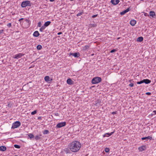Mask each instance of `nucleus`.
<instances>
[{
  "instance_id": "393cba45",
  "label": "nucleus",
  "mask_w": 156,
  "mask_h": 156,
  "mask_svg": "<svg viewBox=\"0 0 156 156\" xmlns=\"http://www.w3.org/2000/svg\"><path fill=\"white\" fill-rule=\"evenodd\" d=\"M45 27L44 25L42 26L40 29V31L41 32L43 31L45 29Z\"/></svg>"
},
{
  "instance_id": "cd10ccee",
  "label": "nucleus",
  "mask_w": 156,
  "mask_h": 156,
  "mask_svg": "<svg viewBox=\"0 0 156 156\" xmlns=\"http://www.w3.org/2000/svg\"><path fill=\"white\" fill-rule=\"evenodd\" d=\"M28 136L30 139H31V138H33L34 136V135L31 133L29 134Z\"/></svg>"
},
{
  "instance_id": "72a5a7b5",
  "label": "nucleus",
  "mask_w": 156,
  "mask_h": 156,
  "mask_svg": "<svg viewBox=\"0 0 156 156\" xmlns=\"http://www.w3.org/2000/svg\"><path fill=\"white\" fill-rule=\"evenodd\" d=\"M41 22H39L38 23V27H41Z\"/></svg>"
},
{
  "instance_id": "7c9ffc66",
  "label": "nucleus",
  "mask_w": 156,
  "mask_h": 156,
  "mask_svg": "<svg viewBox=\"0 0 156 156\" xmlns=\"http://www.w3.org/2000/svg\"><path fill=\"white\" fill-rule=\"evenodd\" d=\"M37 113V111L35 110L33 112H31V114L32 115H34Z\"/></svg>"
},
{
  "instance_id": "dca6fc26",
  "label": "nucleus",
  "mask_w": 156,
  "mask_h": 156,
  "mask_svg": "<svg viewBox=\"0 0 156 156\" xmlns=\"http://www.w3.org/2000/svg\"><path fill=\"white\" fill-rule=\"evenodd\" d=\"M6 148L5 146H1L0 147V151H5L6 150Z\"/></svg>"
},
{
  "instance_id": "2f4dec72",
  "label": "nucleus",
  "mask_w": 156,
  "mask_h": 156,
  "mask_svg": "<svg viewBox=\"0 0 156 156\" xmlns=\"http://www.w3.org/2000/svg\"><path fill=\"white\" fill-rule=\"evenodd\" d=\"M105 151L106 152H108L109 151V148H106L105 149Z\"/></svg>"
},
{
  "instance_id": "a211bd4d",
  "label": "nucleus",
  "mask_w": 156,
  "mask_h": 156,
  "mask_svg": "<svg viewBox=\"0 0 156 156\" xmlns=\"http://www.w3.org/2000/svg\"><path fill=\"white\" fill-rule=\"evenodd\" d=\"M51 23V22L50 21H47V22H46L45 23H44V25L45 27H47L48 25H50V24Z\"/></svg>"
},
{
  "instance_id": "79ce46f5",
  "label": "nucleus",
  "mask_w": 156,
  "mask_h": 156,
  "mask_svg": "<svg viewBox=\"0 0 156 156\" xmlns=\"http://www.w3.org/2000/svg\"><path fill=\"white\" fill-rule=\"evenodd\" d=\"M62 34V33L61 32H59L58 33V35H60Z\"/></svg>"
},
{
  "instance_id": "de8ad7c7",
  "label": "nucleus",
  "mask_w": 156,
  "mask_h": 156,
  "mask_svg": "<svg viewBox=\"0 0 156 156\" xmlns=\"http://www.w3.org/2000/svg\"><path fill=\"white\" fill-rule=\"evenodd\" d=\"M146 14H147V13H145V14H144V15H145V16H146Z\"/></svg>"
},
{
  "instance_id": "39448f33",
  "label": "nucleus",
  "mask_w": 156,
  "mask_h": 156,
  "mask_svg": "<svg viewBox=\"0 0 156 156\" xmlns=\"http://www.w3.org/2000/svg\"><path fill=\"white\" fill-rule=\"evenodd\" d=\"M66 122H62L58 123L56 125V127L60 128L61 127L65 126L66 125Z\"/></svg>"
},
{
  "instance_id": "a19ab883",
  "label": "nucleus",
  "mask_w": 156,
  "mask_h": 156,
  "mask_svg": "<svg viewBox=\"0 0 156 156\" xmlns=\"http://www.w3.org/2000/svg\"><path fill=\"white\" fill-rule=\"evenodd\" d=\"M146 94L147 95H150L151 93L150 92H147L146 93Z\"/></svg>"
},
{
  "instance_id": "f03ea898",
  "label": "nucleus",
  "mask_w": 156,
  "mask_h": 156,
  "mask_svg": "<svg viewBox=\"0 0 156 156\" xmlns=\"http://www.w3.org/2000/svg\"><path fill=\"white\" fill-rule=\"evenodd\" d=\"M101 80V78L99 77H96L93 78L92 80V84H97L100 82Z\"/></svg>"
},
{
  "instance_id": "8fccbe9b",
  "label": "nucleus",
  "mask_w": 156,
  "mask_h": 156,
  "mask_svg": "<svg viewBox=\"0 0 156 156\" xmlns=\"http://www.w3.org/2000/svg\"><path fill=\"white\" fill-rule=\"evenodd\" d=\"M94 55V54H92V55Z\"/></svg>"
},
{
  "instance_id": "a878e982",
  "label": "nucleus",
  "mask_w": 156,
  "mask_h": 156,
  "mask_svg": "<svg viewBox=\"0 0 156 156\" xmlns=\"http://www.w3.org/2000/svg\"><path fill=\"white\" fill-rule=\"evenodd\" d=\"M42 46L41 45H38L37 47V50H40L42 48Z\"/></svg>"
},
{
  "instance_id": "6e6552de",
  "label": "nucleus",
  "mask_w": 156,
  "mask_h": 156,
  "mask_svg": "<svg viewBox=\"0 0 156 156\" xmlns=\"http://www.w3.org/2000/svg\"><path fill=\"white\" fill-rule=\"evenodd\" d=\"M119 2V0H111L112 3L114 5H116Z\"/></svg>"
},
{
  "instance_id": "c756f323",
  "label": "nucleus",
  "mask_w": 156,
  "mask_h": 156,
  "mask_svg": "<svg viewBox=\"0 0 156 156\" xmlns=\"http://www.w3.org/2000/svg\"><path fill=\"white\" fill-rule=\"evenodd\" d=\"M14 147L16 148H18V149H19L20 148V146L19 145H16V144H15L14 145Z\"/></svg>"
},
{
  "instance_id": "9b49d317",
  "label": "nucleus",
  "mask_w": 156,
  "mask_h": 156,
  "mask_svg": "<svg viewBox=\"0 0 156 156\" xmlns=\"http://www.w3.org/2000/svg\"><path fill=\"white\" fill-rule=\"evenodd\" d=\"M67 83L69 85H71L73 84V82L70 79H69L67 80Z\"/></svg>"
},
{
  "instance_id": "bb28decb",
  "label": "nucleus",
  "mask_w": 156,
  "mask_h": 156,
  "mask_svg": "<svg viewBox=\"0 0 156 156\" xmlns=\"http://www.w3.org/2000/svg\"><path fill=\"white\" fill-rule=\"evenodd\" d=\"M43 134H48V133L49 131L47 130H44L43 132Z\"/></svg>"
},
{
  "instance_id": "9d476101",
  "label": "nucleus",
  "mask_w": 156,
  "mask_h": 156,
  "mask_svg": "<svg viewBox=\"0 0 156 156\" xmlns=\"http://www.w3.org/2000/svg\"><path fill=\"white\" fill-rule=\"evenodd\" d=\"M70 55L74 56L75 57H78L80 56V53L78 52L74 53H71Z\"/></svg>"
},
{
  "instance_id": "c9c22d12",
  "label": "nucleus",
  "mask_w": 156,
  "mask_h": 156,
  "mask_svg": "<svg viewBox=\"0 0 156 156\" xmlns=\"http://www.w3.org/2000/svg\"><path fill=\"white\" fill-rule=\"evenodd\" d=\"M116 51V50H115V49H113V50H112L111 51H110V52L111 53H113V52H114L115 51Z\"/></svg>"
},
{
  "instance_id": "f3484780",
  "label": "nucleus",
  "mask_w": 156,
  "mask_h": 156,
  "mask_svg": "<svg viewBox=\"0 0 156 156\" xmlns=\"http://www.w3.org/2000/svg\"><path fill=\"white\" fill-rule=\"evenodd\" d=\"M143 80V82L146 84L149 83L151 82V81L149 79H144Z\"/></svg>"
},
{
  "instance_id": "5701e85b",
  "label": "nucleus",
  "mask_w": 156,
  "mask_h": 156,
  "mask_svg": "<svg viewBox=\"0 0 156 156\" xmlns=\"http://www.w3.org/2000/svg\"><path fill=\"white\" fill-rule=\"evenodd\" d=\"M89 46L88 45H86L84 46L83 48V50L84 51H85L87 49L89 48Z\"/></svg>"
},
{
  "instance_id": "f704fd0d",
  "label": "nucleus",
  "mask_w": 156,
  "mask_h": 156,
  "mask_svg": "<svg viewBox=\"0 0 156 156\" xmlns=\"http://www.w3.org/2000/svg\"><path fill=\"white\" fill-rule=\"evenodd\" d=\"M7 26H8L9 27H11V26H12V25H11V23H9L7 24Z\"/></svg>"
},
{
  "instance_id": "c03bdc74",
  "label": "nucleus",
  "mask_w": 156,
  "mask_h": 156,
  "mask_svg": "<svg viewBox=\"0 0 156 156\" xmlns=\"http://www.w3.org/2000/svg\"><path fill=\"white\" fill-rule=\"evenodd\" d=\"M153 112L155 114H156V110L155 111H153Z\"/></svg>"
},
{
  "instance_id": "2eb2a0df",
  "label": "nucleus",
  "mask_w": 156,
  "mask_h": 156,
  "mask_svg": "<svg viewBox=\"0 0 156 156\" xmlns=\"http://www.w3.org/2000/svg\"><path fill=\"white\" fill-rule=\"evenodd\" d=\"M33 35L35 37H37L39 35V34L38 31H36L34 32Z\"/></svg>"
},
{
  "instance_id": "b1692460",
  "label": "nucleus",
  "mask_w": 156,
  "mask_h": 156,
  "mask_svg": "<svg viewBox=\"0 0 156 156\" xmlns=\"http://www.w3.org/2000/svg\"><path fill=\"white\" fill-rule=\"evenodd\" d=\"M41 136V135H37L35 137V139L36 140H37L38 139H40V136Z\"/></svg>"
},
{
  "instance_id": "412c9836",
  "label": "nucleus",
  "mask_w": 156,
  "mask_h": 156,
  "mask_svg": "<svg viewBox=\"0 0 156 156\" xmlns=\"http://www.w3.org/2000/svg\"><path fill=\"white\" fill-rule=\"evenodd\" d=\"M143 37H139L137 39V41L140 42L142 41H143Z\"/></svg>"
},
{
  "instance_id": "4468645a",
  "label": "nucleus",
  "mask_w": 156,
  "mask_h": 156,
  "mask_svg": "<svg viewBox=\"0 0 156 156\" xmlns=\"http://www.w3.org/2000/svg\"><path fill=\"white\" fill-rule=\"evenodd\" d=\"M24 23H27V25L26 26H25V27H28L29 26V22L30 21L28 19L25 20L24 21Z\"/></svg>"
},
{
  "instance_id": "4be33fe9",
  "label": "nucleus",
  "mask_w": 156,
  "mask_h": 156,
  "mask_svg": "<svg viewBox=\"0 0 156 156\" xmlns=\"http://www.w3.org/2000/svg\"><path fill=\"white\" fill-rule=\"evenodd\" d=\"M44 80H45L46 81L48 82L49 81V77L48 76H46L44 77Z\"/></svg>"
},
{
  "instance_id": "4c0bfd02",
  "label": "nucleus",
  "mask_w": 156,
  "mask_h": 156,
  "mask_svg": "<svg viewBox=\"0 0 156 156\" xmlns=\"http://www.w3.org/2000/svg\"><path fill=\"white\" fill-rule=\"evenodd\" d=\"M70 151H69V150H65V152L66 153H70Z\"/></svg>"
},
{
  "instance_id": "09e8293b",
  "label": "nucleus",
  "mask_w": 156,
  "mask_h": 156,
  "mask_svg": "<svg viewBox=\"0 0 156 156\" xmlns=\"http://www.w3.org/2000/svg\"><path fill=\"white\" fill-rule=\"evenodd\" d=\"M70 0V1H73V0Z\"/></svg>"
},
{
  "instance_id": "423d86ee",
  "label": "nucleus",
  "mask_w": 156,
  "mask_h": 156,
  "mask_svg": "<svg viewBox=\"0 0 156 156\" xmlns=\"http://www.w3.org/2000/svg\"><path fill=\"white\" fill-rule=\"evenodd\" d=\"M23 55L22 53H19L14 55V58L16 59H18L21 58Z\"/></svg>"
},
{
  "instance_id": "20e7f679",
  "label": "nucleus",
  "mask_w": 156,
  "mask_h": 156,
  "mask_svg": "<svg viewBox=\"0 0 156 156\" xmlns=\"http://www.w3.org/2000/svg\"><path fill=\"white\" fill-rule=\"evenodd\" d=\"M21 125V123L19 121H16L13 123L11 127L12 129H14L18 128Z\"/></svg>"
},
{
  "instance_id": "a18cd8bd",
  "label": "nucleus",
  "mask_w": 156,
  "mask_h": 156,
  "mask_svg": "<svg viewBox=\"0 0 156 156\" xmlns=\"http://www.w3.org/2000/svg\"><path fill=\"white\" fill-rule=\"evenodd\" d=\"M116 113V112H112V114H115Z\"/></svg>"
},
{
  "instance_id": "f257e3e1",
  "label": "nucleus",
  "mask_w": 156,
  "mask_h": 156,
  "mask_svg": "<svg viewBox=\"0 0 156 156\" xmlns=\"http://www.w3.org/2000/svg\"><path fill=\"white\" fill-rule=\"evenodd\" d=\"M81 147V144L78 141H74L70 143L68 145L69 149L73 152H78L80 149Z\"/></svg>"
},
{
  "instance_id": "e433bc0d",
  "label": "nucleus",
  "mask_w": 156,
  "mask_h": 156,
  "mask_svg": "<svg viewBox=\"0 0 156 156\" xmlns=\"http://www.w3.org/2000/svg\"><path fill=\"white\" fill-rule=\"evenodd\" d=\"M4 31L3 30H0V35Z\"/></svg>"
},
{
  "instance_id": "f8f14e48",
  "label": "nucleus",
  "mask_w": 156,
  "mask_h": 156,
  "mask_svg": "<svg viewBox=\"0 0 156 156\" xmlns=\"http://www.w3.org/2000/svg\"><path fill=\"white\" fill-rule=\"evenodd\" d=\"M136 23V21L134 20H131L130 22V24L132 26H134Z\"/></svg>"
},
{
  "instance_id": "6ab92c4d",
  "label": "nucleus",
  "mask_w": 156,
  "mask_h": 156,
  "mask_svg": "<svg viewBox=\"0 0 156 156\" xmlns=\"http://www.w3.org/2000/svg\"><path fill=\"white\" fill-rule=\"evenodd\" d=\"M151 139H152L151 137L150 136H147V137H142L141 138V139L142 140H146V139H150V140H151Z\"/></svg>"
},
{
  "instance_id": "37998d69",
  "label": "nucleus",
  "mask_w": 156,
  "mask_h": 156,
  "mask_svg": "<svg viewBox=\"0 0 156 156\" xmlns=\"http://www.w3.org/2000/svg\"><path fill=\"white\" fill-rule=\"evenodd\" d=\"M23 18H21V19H19V21H20L21 20H23Z\"/></svg>"
},
{
  "instance_id": "ddd939ff",
  "label": "nucleus",
  "mask_w": 156,
  "mask_h": 156,
  "mask_svg": "<svg viewBox=\"0 0 156 156\" xmlns=\"http://www.w3.org/2000/svg\"><path fill=\"white\" fill-rule=\"evenodd\" d=\"M113 133H114V132H112L110 133H106L104 134L103 135V137H108V136H110L111 135H112Z\"/></svg>"
},
{
  "instance_id": "1a4fd4ad",
  "label": "nucleus",
  "mask_w": 156,
  "mask_h": 156,
  "mask_svg": "<svg viewBox=\"0 0 156 156\" xmlns=\"http://www.w3.org/2000/svg\"><path fill=\"white\" fill-rule=\"evenodd\" d=\"M129 10H130L129 8H128L126 10H124L123 11L121 12L120 13V14L121 15H123L125 14L126 13L128 12Z\"/></svg>"
},
{
  "instance_id": "7ed1b4c3",
  "label": "nucleus",
  "mask_w": 156,
  "mask_h": 156,
  "mask_svg": "<svg viewBox=\"0 0 156 156\" xmlns=\"http://www.w3.org/2000/svg\"><path fill=\"white\" fill-rule=\"evenodd\" d=\"M30 2L29 1H26L22 2L21 4V6L24 8L27 6H30Z\"/></svg>"
},
{
  "instance_id": "c85d7f7f",
  "label": "nucleus",
  "mask_w": 156,
  "mask_h": 156,
  "mask_svg": "<svg viewBox=\"0 0 156 156\" xmlns=\"http://www.w3.org/2000/svg\"><path fill=\"white\" fill-rule=\"evenodd\" d=\"M83 13V12H80L78 13L76 15L77 16H79L81 15H82Z\"/></svg>"
},
{
  "instance_id": "aec40b11",
  "label": "nucleus",
  "mask_w": 156,
  "mask_h": 156,
  "mask_svg": "<svg viewBox=\"0 0 156 156\" xmlns=\"http://www.w3.org/2000/svg\"><path fill=\"white\" fill-rule=\"evenodd\" d=\"M150 15L152 17H154L155 16L154 12L153 11H151L150 12Z\"/></svg>"
},
{
  "instance_id": "473e14b6",
  "label": "nucleus",
  "mask_w": 156,
  "mask_h": 156,
  "mask_svg": "<svg viewBox=\"0 0 156 156\" xmlns=\"http://www.w3.org/2000/svg\"><path fill=\"white\" fill-rule=\"evenodd\" d=\"M143 83H144L143 80L141 81H138L137 82V83L138 84H140Z\"/></svg>"
},
{
  "instance_id": "58836bf2",
  "label": "nucleus",
  "mask_w": 156,
  "mask_h": 156,
  "mask_svg": "<svg viewBox=\"0 0 156 156\" xmlns=\"http://www.w3.org/2000/svg\"><path fill=\"white\" fill-rule=\"evenodd\" d=\"M129 85L130 87H133V83H130Z\"/></svg>"
},
{
  "instance_id": "ea45409f",
  "label": "nucleus",
  "mask_w": 156,
  "mask_h": 156,
  "mask_svg": "<svg viewBox=\"0 0 156 156\" xmlns=\"http://www.w3.org/2000/svg\"><path fill=\"white\" fill-rule=\"evenodd\" d=\"M98 15L97 14H96V15H94L93 16H92V18H94V17H96V16H97Z\"/></svg>"
},
{
  "instance_id": "0eeeda50",
  "label": "nucleus",
  "mask_w": 156,
  "mask_h": 156,
  "mask_svg": "<svg viewBox=\"0 0 156 156\" xmlns=\"http://www.w3.org/2000/svg\"><path fill=\"white\" fill-rule=\"evenodd\" d=\"M139 150L140 151H143L145 150L146 149L145 146H142L141 147H139L138 148Z\"/></svg>"
},
{
  "instance_id": "49530a36",
  "label": "nucleus",
  "mask_w": 156,
  "mask_h": 156,
  "mask_svg": "<svg viewBox=\"0 0 156 156\" xmlns=\"http://www.w3.org/2000/svg\"><path fill=\"white\" fill-rule=\"evenodd\" d=\"M55 0H49L51 2H53Z\"/></svg>"
}]
</instances>
